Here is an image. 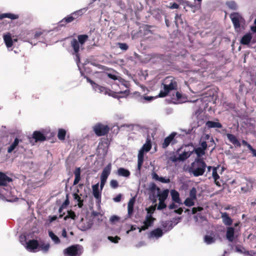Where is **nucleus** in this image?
I'll return each instance as SVG.
<instances>
[{
    "mask_svg": "<svg viewBox=\"0 0 256 256\" xmlns=\"http://www.w3.org/2000/svg\"><path fill=\"white\" fill-rule=\"evenodd\" d=\"M222 218L225 225L230 226L232 223V219L228 216L226 212L222 213Z\"/></svg>",
    "mask_w": 256,
    "mask_h": 256,
    "instance_id": "nucleus-26",
    "label": "nucleus"
},
{
    "mask_svg": "<svg viewBox=\"0 0 256 256\" xmlns=\"http://www.w3.org/2000/svg\"><path fill=\"white\" fill-rule=\"evenodd\" d=\"M121 198H122V194H118L115 198H113V200L114 202H118L121 200Z\"/></svg>",
    "mask_w": 256,
    "mask_h": 256,
    "instance_id": "nucleus-64",
    "label": "nucleus"
},
{
    "mask_svg": "<svg viewBox=\"0 0 256 256\" xmlns=\"http://www.w3.org/2000/svg\"><path fill=\"white\" fill-rule=\"evenodd\" d=\"M74 19H76V17H74L72 13L60 20L58 23L59 26H64L66 24L72 22Z\"/></svg>",
    "mask_w": 256,
    "mask_h": 256,
    "instance_id": "nucleus-18",
    "label": "nucleus"
},
{
    "mask_svg": "<svg viewBox=\"0 0 256 256\" xmlns=\"http://www.w3.org/2000/svg\"><path fill=\"white\" fill-rule=\"evenodd\" d=\"M144 152L141 150L140 149L138 152V171L140 170L144 162Z\"/></svg>",
    "mask_w": 256,
    "mask_h": 256,
    "instance_id": "nucleus-22",
    "label": "nucleus"
},
{
    "mask_svg": "<svg viewBox=\"0 0 256 256\" xmlns=\"http://www.w3.org/2000/svg\"><path fill=\"white\" fill-rule=\"evenodd\" d=\"M199 147L206 150L208 147L206 142V141H203L201 142V143L200 144V146Z\"/></svg>",
    "mask_w": 256,
    "mask_h": 256,
    "instance_id": "nucleus-61",
    "label": "nucleus"
},
{
    "mask_svg": "<svg viewBox=\"0 0 256 256\" xmlns=\"http://www.w3.org/2000/svg\"><path fill=\"white\" fill-rule=\"evenodd\" d=\"M48 236L51 238L54 244H58L60 243V238L55 234L51 230H48Z\"/></svg>",
    "mask_w": 256,
    "mask_h": 256,
    "instance_id": "nucleus-27",
    "label": "nucleus"
},
{
    "mask_svg": "<svg viewBox=\"0 0 256 256\" xmlns=\"http://www.w3.org/2000/svg\"><path fill=\"white\" fill-rule=\"evenodd\" d=\"M134 127V125L132 124H124L120 126H118V128L120 130H124L126 129L128 130H130L132 129Z\"/></svg>",
    "mask_w": 256,
    "mask_h": 256,
    "instance_id": "nucleus-49",
    "label": "nucleus"
},
{
    "mask_svg": "<svg viewBox=\"0 0 256 256\" xmlns=\"http://www.w3.org/2000/svg\"><path fill=\"white\" fill-rule=\"evenodd\" d=\"M194 218L196 220V222L198 225H201L202 222L206 221V218L204 216L199 214L195 216Z\"/></svg>",
    "mask_w": 256,
    "mask_h": 256,
    "instance_id": "nucleus-43",
    "label": "nucleus"
},
{
    "mask_svg": "<svg viewBox=\"0 0 256 256\" xmlns=\"http://www.w3.org/2000/svg\"><path fill=\"white\" fill-rule=\"evenodd\" d=\"M111 168V164H109L106 166H105L102 170L100 176V191L102 190L103 188L104 187V186L106 182V180L110 173Z\"/></svg>",
    "mask_w": 256,
    "mask_h": 256,
    "instance_id": "nucleus-7",
    "label": "nucleus"
},
{
    "mask_svg": "<svg viewBox=\"0 0 256 256\" xmlns=\"http://www.w3.org/2000/svg\"><path fill=\"white\" fill-rule=\"evenodd\" d=\"M20 242L25 246H26V244L28 242L26 241V236L24 235L21 234L20 236Z\"/></svg>",
    "mask_w": 256,
    "mask_h": 256,
    "instance_id": "nucleus-56",
    "label": "nucleus"
},
{
    "mask_svg": "<svg viewBox=\"0 0 256 256\" xmlns=\"http://www.w3.org/2000/svg\"><path fill=\"white\" fill-rule=\"evenodd\" d=\"M82 247L80 245H73L64 250L65 256H78L82 252Z\"/></svg>",
    "mask_w": 256,
    "mask_h": 256,
    "instance_id": "nucleus-4",
    "label": "nucleus"
},
{
    "mask_svg": "<svg viewBox=\"0 0 256 256\" xmlns=\"http://www.w3.org/2000/svg\"><path fill=\"white\" fill-rule=\"evenodd\" d=\"M196 192L197 190L195 188H192L190 192V197L192 199L196 200Z\"/></svg>",
    "mask_w": 256,
    "mask_h": 256,
    "instance_id": "nucleus-48",
    "label": "nucleus"
},
{
    "mask_svg": "<svg viewBox=\"0 0 256 256\" xmlns=\"http://www.w3.org/2000/svg\"><path fill=\"white\" fill-rule=\"evenodd\" d=\"M163 234V231L160 228H156L150 232L148 237L150 239L157 240L161 238Z\"/></svg>",
    "mask_w": 256,
    "mask_h": 256,
    "instance_id": "nucleus-11",
    "label": "nucleus"
},
{
    "mask_svg": "<svg viewBox=\"0 0 256 256\" xmlns=\"http://www.w3.org/2000/svg\"><path fill=\"white\" fill-rule=\"evenodd\" d=\"M152 148V144L150 140H147L146 142L140 148L141 150L144 152H148Z\"/></svg>",
    "mask_w": 256,
    "mask_h": 256,
    "instance_id": "nucleus-41",
    "label": "nucleus"
},
{
    "mask_svg": "<svg viewBox=\"0 0 256 256\" xmlns=\"http://www.w3.org/2000/svg\"><path fill=\"white\" fill-rule=\"evenodd\" d=\"M70 46L74 50L75 54H76L80 51L81 48L80 45L79 44L78 40L76 38H73L70 42Z\"/></svg>",
    "mask_w": 256,
    "mask_h": 256,
    "instance_id": "nucleus-21",
    "label": "nucleus"
},
{
    "mask_svg": "<svg viewBox=\"0 0 256 256\" xmlns=\"http://www.w3.org/2000/svg\"><path fill=\"white\" fill-rule=\"evenodd\" d=\"M108 239L111 242H114V244H116L118 243V240H120V238L118 236H116L115 237L108 236Z\"/></svg>",
    "mask_w": 256,
    "mask_h": 256,
    "instance_id": "nucleus-52",
    "label": "nucleus"
},
{
    "mask_svg": "<svg viewBox=\"0 0 256 256\" xmlns=\"http://www.w3.org/2000/svg\"><path fill=\"white\" fill-rule=\"evenodd\" d=\"M176 224H174L172 221H166L163 222L162 226L167 230H172Z\"/></svg>",
    "mask_w": 256,
    "mask_h": 256,
    "instance_id": "nucleus-37",
    "label": "nucleus"
},
{
    "mask_svg": "<svg viewBox=\"0 0 256 256\" xmlns=\"http://www.w3.org/2000/svg\"><path fill=\"white\" fill-rule=\"evenodd\" d=\"M119 219L120 218L118 216H112L110 217V220L112 223H114L116 222H118Z\"/></svg>",
    "mask_w": 256,
    "mask_h": 256,
    "instance_id": "nucleus-60",
    "label": "nucleus"
},
{
    "mask_svg": "<svg viewBox=\"0 0 256 256\" xmlns=\"http://www.w3.org/2000/svg\"><path fill=\"white\" fill-rule=\"evenodd\" d=\"M102 145H100V144H98V153H100V150H102V154H106V150H104V148H102Z\"/></svg>",
    "mask_w": 256,
    "mask_h": 256,
    "instance_id": "nucleus-63",
    "label": "nucleus"
},
{
    "mask_svg": "<svg viewBox=\"0 0 256 256\" xmlns=\"http://www.w3.org/2000/svg\"><path fill=\"white\" fill-rule=\"evenodd\" d=\"M154 218H152V216H150V214H146V219L144 222V225L142 226L141 228H138L139 232H140L142 230H146L150 226L154 220Z\"/></svg>",
    "mask_w": 256,
    "mask_h": 256,
    "instance_id": "nucleus-10",
    "label": "nucleus"
},
{
    "mask_svg": "<svg viewBox=\"0 0 256 256\" xmlns=\"http://www.w3.org/2000/svg\"><path fill=\"white\" fill-rule=\"evenodd\" d=\"M118 48L122 50H126L128 48V46L126 43L118 42L117 44Z\"/></svg>",
    "mask_w": 256,
    "mask_h": 256,
    "instance_id": "nucleus-51",
    "label": "nucleus"
},
{
    "mask_svg": "<svg viewBox=\"0 0 256 256\" xmlns=\"http://www.w3.org/2000/svg\"><path fill=\"white\" fill-rule=\"evenodd\" d=\"M176 132H172L164 140L163 143L162 144V148H167L169 146L170 143L172 142V140L174 139V138L176 136Z\"/></svg>",
    "mask_w": 256,
    "mask_h": 256,
    "instance_id": "nucleus-14",
    "label": "nucleus"
},
{
    "mask_svg": "<svg viewBox=\"0 0 256 256\" xmlns=\"http://www.w3.org/2000/svg\"><path fill=\"white\" fill-rule=\"evenodd\" d=\"M88 10V7L84 8L72 12V14L74 17H76V18L78 16H81L84 14Z\"/></svg>",
    "mask_w": 256,
    "mask_h": 256,
    "instance_id": "nucleus-39",
    "label": "nucleus"
},
{
    "mask_svg": "<svg viewBox=\"0 0 256 256\" xmlns=\"http://www.w3.org/2000/svg\"><path fill=\"white\" fill-rule=\"evenodd\" d=\"M73 198L74 200H76L78 202V206L80 208H82L83 206V200H82L80 196L77 193L75 192L73 194Z\"/></svg>",
    "mask_w": 256,
    "mask_h": 256,
    "instance_id": "nucleus-42",
    "label": "nucleus"
},
{
    "mask_svg": "<svg viewBox=\"0 0 256 256\" xmlns=\"http://www.w3.org/2000/svg\"><path fill=\"white\" fill-rule=\"evenodd\" d=\"M91 226L92 224H90V222H88L86 224L80 226V230L82 231H85L90 229L91 228Z\"/></svg>",
    "mask_w": 256,
    "mask_h": 256,
    "instance_id": "nucleus-53",
    "label": "nucleus"
},
{
    "mask_svg": "<svg viewBox=\"0 0 256 256\" xmlns=\"http://www.w3.org/2000/svg\"><path fill=\"white\" fill-rule=\"evenodd\" d=\"M38 246L39 244L37 240H31L28 242L25 248L28 251L34 252H36V250L38 248Z\"/></svg>",
    "mask_w": 256,
    "mask_h": 256,
    "instance_id": "nucleus-9",
    "label": "nucleus"
},
{
    "mask_svg": "<svg viewBox=\"0 0 256 256\" xmlns=\"http://www.w3.org/2000/svg\"><path fill=\"white\" fill-rule=\"evenodd\" d=\"M110 186L112 188H116L118 186V183L116 180H112L110 182Z\"/></svg>",
    "mask_w": 256,
    "mask_h": 256,
    "instance_id": "nucleus-55",
    "label": "nucleus"
},
{
    "mask_svg": "<svg viewBox=\"0 0 256 256\" xmlns=\"http://www.w3.org/2000/svg\"><path fill=\"white\" fill-rule=\"evenodd\" d=\"M39 249L44 253H46L49 250L50 244L49 243L39 244Z\"/></svg>",
    "mask_w": 256,
    "mask_h": 256,
    "instance_id": "nucleus-40",
    "label": "nucleus"
},
{
    "mask_svg": "<svg viewBox=\"0 0 256 256\" xmlns=\"http://www.w3.org/2000/svg\"><path fill=\"white\" fill-rule=\"evenodd\" d=\"M169 193L168 189L164 190L162 191L160 190V192L157 194V198H158V200L165 201L167 198Z\"/></svg>",
    "mask_w": 256,
    "mask_h": 256,
    "instance_id": "nucleus-24",
    "label": "nucleus"
},
{
    "mask_svg": "<svg viewBox=\"0 0 256 256\" xmlns=\"http://www.w3.org/2000/svg\"><path fill=\"white\" fill-rule=\"evenodd\" d=\"M152 178L153 180L161 182L163 184H168L170 182V180L169 178L159 176L158 174L155 172L152 173Z\"/></svg>",
    "mask_w": 256,
    "mask_h": 256,
    "instance_id": "nucleus-13",
    "label": "nucleus"
},
{
    "mask_svg": "<svg viewBox=\"0 0 256 256\" xmlns=\"http://www.w3.org/2000/svg\"><path fill=\"white\" fill-rule=\"evenodd\" d=\"M206 164L202 158H198L191 164L188 168V172L190 175L195 177L202 176L206 171Z\"/></svg>",
    "mask_w": 256,
    "mask_h": 256,
    "instance_id": "nucleus-1",
    "label": "nucleus"
},
{
    "mask_svg": "<svg viewBox=\"0 0 256 256\" xmlns=\"http://www.w3.org/2000/svg\"><path fill=\"white\" fill-rule=\"evenodd\" d=\"M204 242L206 244H214L216 242V238L214 236H212V235H206L204 236Z\"/></svg>",
    "mask_w": 256,
    "mask_h": 256,
    "instance_id": "nucleus-33",
    "label": "nucleus"
},
{
    "mask_svg": "<svg viewBox=\"0 0 256 256\" xmlns=\"http://www.w3.org/2000/svg\"><path fill=\"white\" fill-rule=\"evenodd\" d=\"M194 200L190 198H187L184 202V204L187 206H192L194 204Z\"/></svg>",
    "mask_w": 256,
    "mask_h": 256,
    "instance_id": "nucleus-47",
    "label": "nucleus"
},
{
    "mask_svg": "<svg viewBox=\"0 0 256 256\" xmlns=\"http://www.w3.org/2000/svg\"><path fill=\"white\" fill-rule=\"evenodd\" d=\"M162 84L164 88L160 91L158 94V96L160 98L165 97L170 90H175L177 87L176 82L172 77L166 78Z\"/></svg>",
    "mask_w": 256,
    "mask_h": 256,
    "instance_id": "nucleus-2",
    "label": "nucleus"
},
{
    "mask_svg": "<svg viewBox=\"0 0 256 256\" xmlns=\"http://www.w3.org/2000/svg\"><path fill=\"white\" fill-rule=\"evenodd\" d=\"M226 137L228 140L237 147H240L241 144L238 138L232 134H227Z\"/></svg>",
    "mask_w": 256,
    "mask_h": 256,
    "instance_id": "nucleus-19",
    "label": "nucleus"
},
{
    "mask_svg": "<svg viewBox=\"0 0 256 256\" xmlns=\"http://www.w3.org/2000/svg\"><path fill=\"white\" fill-rule=\"evenodd\" d=\"M66 131L62 128H60L58 130V138L60 140H64L65 139Z\"/></svg>",
    "mask_w": 256,
    "mask_h": 256,
    "instance_id": "nucleus-44",
    "label": "nucleus"
},
{
    "mask_svg": "<svg viewBox=\"0 0 256 256\" xmlns=\"http://www.w3.org/2000/svg\"><path fill=\"white\" fill-rule=\"evenodd\" d=\"M108 126L100 123L96 124L93 126V130L98 136H102L106 134L109 131Z\"/></svg>",
    "mask_w": 256,
    "mask_h": 256,
    "instance_id": "nucleus-6",
    "label": "nucleus"
},
{
    "mask_svg": "<svg viewBox=\"0 0 256 256\" xmlns=\"http://www.w3.org/2000/svg\"><path fill=\"white\" fill-rule=\"evenodd\" d=\"M19 16L18 14H14L12 13H4L0 14V20L4 18H8L12 20H14L18 18Z\"/></svg>",
    "mask_w": 256,
    "mask_h": 256,
    "instance_id": "nucleus-25",
    "label": "nucleus"
},
{
    "mask_svg": "<svg viewBox=\"0 0 256 256\" xmlns=\"http://www.w3.org/2000/svg\"><path fill=\"white\" fill-rule=\"evenodd\" d=\"M32 136L36 140V142L44 141L46 140L45 136L42 132L38 131L34 132Z\"/></svg>",
    "mask_w": 256,
    "mask_h": 256,
    "instance_id": "nucleus-29",
    "label": "nucleus"
},
{
    "mask_svg": "<svg viewBox=\"0 0 256 256\" xmlns=\"http://www.w3.org/2000/svg\"><path fill=\"white\" fill-rule=\"evenodd\" d=\"M203 210V208L200 206L194 207L192 208V213L194 214L198 212H200Z\"/></svg>",
    "mask_w": 256,
    "mask_h": 256,
    "instance_id": "nucleus-58",
    "label": "nucleus"
},
{
    "mask_svg": "<svg viewBox=\"0 0 256 256\" xmlns=\"http://www.w3.org/2000/svg\"><path fill=\"white\" fill-rule=\"evenodd\" d=\"M98 188V183L92 186V194L96 200H98V201H100L101 198V192L99 190Z\"/></svg>",
    "mask_w": 256,
    "mask_h": 256,
    "instance_id": "nucleus-17",
    "label": "nucleus"
},
{
    "mask_svg": "<svg viewBox=\"0 0 256 256\" xmlns=\"http://www.w3.org/2000/svg\"><path fill=\"white\" fill-rule=\"evenodd\" d=\"M74 174L75 176L74 180V185H76L78 183L80 180V168H77L74 172Z\"/></svg>",
    "mask_w": 256,
    "mask_h": 256,
    "instance_id": "nucleus-34",
    "label": "nucleus"
},
{
    "mask_svg": "<svg viewBox=\"0 0 256 256\" xmlns=\"http://www.w3.org/2000/svg\"><path fill=\"white\" fill-rule=\"evenodd\" d=\"M159 200V203H158V210H162L164 208H166V206L164 202L165 201L160 200Z\"/></svg>",
    "mask_w": 256,
    "mask_h": 256,
    "instance_id": "nucleus-54",
    "label": "nucleus"
},
{
    "mask_svg": "<svg viewBox=\"0 0 256 256\" xmlns=\"http://www.w3.org/2000/svg\"><path fill=\"white\" fill-rule=\"evenodd\" d=\"M186 6L190 8H192V11L194 12L196 10L200 8V7H199V5L197 4H190L188 2H186Z\"/></svg>",
    "mask_w": 256,
    "mask_h": 256,
    "instance_id": "nucleus-45",
    "label": "nucleus"
},
{
    "mask_svg": "<svg viewBox=\"0 0 256 256\" xmlns=\"http://www.w3.org/2000/svg\"><path fill=\"white\" fill-rule=\"evenodd\" d=\"M246 146L251 151L253 156H256V150L255 149H254L252 146L249 144Z\"/></svg>",
    "mask_w": 256,
    "mask_h": 256,
    "instance_id": "nucleus-59",
    "label": "nucleus"
},
{
    "mask_svg": "<svg viewBox=\"0 0 256 256\" xmlns=\"http://www.w3.org/2000/svg\"><path fill=\"white\" fill-rule=\"evenodd\" d=\"M194 152L198 157L202 156L205 154V150L200 147L195 148Z\"/></svg>",
    "mask_w": 256,
    "mask_h": 256,
    "instance_id": "nucleus-46",
    "label": "nucleus"
},
{
    "mask_svg": "<svg viewBox=\"0 0 256 256\" xmlns=\"http://www.w3.org/2000/svg\"><path fill=\"white\" fill-rule=\"evenodd\" d=\"M12 181V179L8 177L6 174L0 172V186H6V190L8 191L10 187L7 186V184Z\"/></svg>",
    "mask_w": 256,
    "mask_h": 256,
    "instance_id": "nucleus-12",
    "label": "nucleus"
},
{
    "mask_svg": "<svg viewBox=\"0 0 256 256\" xmlns=\"http://www.w3.org/2000/svg\"><path fill=\"white\" fill-rule=\"evenodd\" d=\"M226 5L231 10H236L238 8V6L234 0H228L226 2Z\"/></svg>",
    "mask_w": 256,
    "mask_h": 256,
    "instance_id": "nucleus-32",
    "label": "nucleus"
},
{
    "mask_svg": "<svg viewBox=\"0 0 256 256\" xmlns=\"http://www.w3.org/2000/svg\"><path fill=\"white\" fill-rule=\"evenodd\" d=\"M4 40L5 42V44L6 47L8 48H11L13 45V42H16V40L14 39V40L12 39L11 37V35L10 34H8L4 36Z\"/></svg>",
    "mask_w": 256,
    "mask_h": 256,
    "instance_id": "nucleus-16",
    "label": "nucleus"
},
{
    "mask_svg": "<svg viewBox=\"0 0 256 256\" xmlns=\"http://www.w3.org/2000/svg\"><path fill=\"white\" fill-rule=\"evenodd\" d=\"M212 176L216 184L219 186H220V183L217 181V180L220 178V176L217 172V168L216 167L212 168Z\"/></svg>",
    "mask_w": 256,
    "mask_h": 256,
    "instance_id": "nucleus-35",
    "label": "nucleus"
},
{
    "mask_svg": "<svg viewBox=\"0 0 256 256\" xmlns=\"http://www.w3.org/2000/svg\"><path fill=\"white\" fill-rule=\"evenodd\" d=\"M148 190L150 192L149 198L153 202H156L157 200V194L160 192V188L154 183H150L148 186Z\"/></svg>",
    "mask_w": 256,
    "mask_h": 256,
    "instance_id": "nucleus-5",
    "label": "nucleus"
},
{
    "mask_svg": "<svg viewBox=\"0 0 256 256\" xmlns=\"http://www.w3.org/2000/svg\"><path fill=\"white\" fill-rule=\"evenodd\" d=\"M20 142V140L18 138H16L14 140V142L10 145V146L8 148V153L12 152L18 146V144Z\"/></svg>",
    "mask_w": 256,
    "mask_h": 256,
    "instance_id": "nucleus-38",
    "label": "nucleus"
},
{
    "mask_svg": "<svg viewBox=\"0 0 256 256\" xmlns=\"http://www.w3.org/2000/svg\"><path fill=\"white\" fill-rule=\"evenodd\" d=\"M230 17L234 24V29L237 31L238 30L240 26H242L245 23L244 19L238 12L232 13Z\"/></svg>",
    "mask_w": 256,
    "mask_h": 256,
    "instance_id": "nucleus-3",
    "label": "nucleus"
},
{
    "mask_svg": "<svg viewBox=\"0 0 256 256\" xmlns=\"http://www.w3.org/2000/svg\"><path fill=\"white\" fill-rule=\"evenodd\" d=\"M191 154V152H184L180 154L177 158H174L173 160V162L184 161L186 158H189Z\"/></svg>",
    "mask_w": 256,
    "mask_h": 256,
    "instance_id": "nucleus-20",
    "label": "nucleus"
},
{
    "mask_svg": "<svg viewBox=\"0 0 256 256\" xmlns=\"http://www.w3.org/2000/svg\"><path fill=\"white\" fill-rule=\"evenodd\" d=\"M172 200L174 202L178 204H181L180 199V198L179 193L176 190H172L170 192Z\"/></svg>",
    "mask_w": 256,
    "mask_h": 256,
    "instance_id": "nucleus-30",
    "label": "nucleus"
},
{
    "mask_svg": "<svg viewBox=\"0 0 256 256\" xmlns=\"http://www.w3.org/2000/svg\"><path fill=\"white\" fill-rule=\"evenodd\" d=\"M226 238L230 242H232L234 238V228L232 227H228L226 232Z\"/></svg>",
    "mask_w": 256,
    "mask_h": 256,
    "instance_id": "nucleus-15",
    "label": "nucleus"
},
{
    "mask_svg": "<svg viewBox=\"0 0 256 256\" xmlns=\"http://www.w3.org/2000/svg\"><path fill=\"white\" fill-rule=\"evenodd\" d=\"M76 216L75 213L72 211H68V214L64 217V220H66L68 218H71L72 220L76 218Z\"/></svg>",
    "mask_w": 256,
    "mask_h": 256,
    "instance_id": "nucleus-50",
    "label": "nucleus"
},
{
    "mask_svg": "<svg viewBox=\"0 0 256 256\" xmlns=\"http://www.w3.org/2000/svg\"><path fill=\"white\" fill-rule=\"evenodd\" d=\"M130 172L124 168H120L118 170L117 174L119 176L128 178L130 176Z\"/></svg>",
    "mask_w": 256,
    "mask_h": 256,
    "instance_id": "nucleus-28",
    "label": "nucleus"
},
{
    "mask_svg": "<svg viewBox=\"0 0 256 256\" xmlns=\"http://www.w3.org/2000/svg\"><path fill=\"white\" fill-rule=\"evenodd\" d=\"M252 39V34L247 33L240 40V44L243 45H248L250 44Z\"/></svg>",
    "mask_w": 256,
    "mask_h": 256,
    "instance_id": "nucleus-23",
    "label": "nucleus"
},
{
    "mask_svg": "<svg viewBox=\"0 0 256 256\" xmlns=\"http://www.w3.org/2000/svg\"><path fill=\"white\" fill-rule=\"evenodd\" d=\"M206 126L208 128H221L222 125L218 122L208 121L206 124Z\"/></svg>",
    "mask_w": 256,
    "mask_h": 256,
    "instance_id": "nucleus-31",
    "label": "nucleus"
},
{
    "mask_svg": "<svg viewBox=\"0 0 256 256\" xmlns=\"http://www.w3.org/2000/svg\"><path fill=\"white\" fill-rule=\"evenodd\" d=\"M88 39V36L86 34H81L78 36V41L80 45L81 48H82L83 45Z\"/></svg>",
    "mask_w": 256,
    "mask_h": 256,
    "instance_id": "nucleus-36",
    "label": "nucleus"
},
{
    "mask_svg": "<svg viewBox=\"0 0 256 256\" xmlns=\"http://www.w3.org/2000/svg\"><path fill=\"white\" fill-rule=\"evenodd\" d=\"M135 201H136L135 198L134 197L132 198L129 200L128 204V206H134Z\"/></svg>",
    "mask_w": 256,
    "mask_h": 256,
    "instance_id": "nucleus-62",
    "label": "nucleus"
},
{
    "mask_svg": "<svg viewBox=\"0 0 256 256\" xmlns=\"http://www.w3.org/2000/svg\"><path fill=\"white\" fill-rule=\"evenodd\" d=\"M146 210L147 211V214H150V216H152V214L155 210V208L154 206H150L148 208H146Z\"/></svg>",
    "mask_w": 256,
    "mask_h": 256,
    "instance_id": "nucleus-57",
    "label": "nucleus"
},
{
    "mask_svg": "<svg viewBox=\"0 0 256 256\" xmlns=\"http://www.w3.org/2000/svg\"><path fill=\"white\" fill-rule=\"evenodd\" d=\"M86 81L91 84L94 90L101 94H106L107 93V90L105 87L98 84L88 77H86Z\"/></svg>",
    "mask_w": 256,
    "mask_h": 256,
    "instance_id": "nucleus-8",
    "label": "nucleus"
}]
</instances>
